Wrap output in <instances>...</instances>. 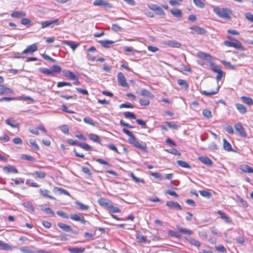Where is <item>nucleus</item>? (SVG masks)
<instances>
[{
	"label": "nucleus",
	"instance_id": "obj_1",
	"mask_svg": "<svg viewBox=\"0 0 253 253\" xmlns=\"http://www.w3.org/2000/svg\"><path fill=\"white\" fill-rule=\"evenodd\" d=\"M212 8L213 12L218 17L227 20L231 19L232 11L230 9L217 6H212Z\"/></svg>",
	"mask_w": 253,
	"mask_h": 253
},
{
	"label": "nucleus",
	"instance_id": "obj_2",
	"mask_svg": "<svg viewBox=\"0 0 253 253\" xmlns=\"http://www.w3.org/2000/svg\"><path fill=\"white\" fill-rule=\"evenodd\" d=\"M197 56L199 58L203 60H205L210 63V67L212 72L215 73L217 72L219 70L221 69L217 65H216L213 62L211 56L209 54L206 53L202 51H199L197 53Z\"/></svg>",
	"mask_w": 253,
	"mask_h": 253
},
{
	"label": "nucleus",
	"instance_id": "obj_3",
	"mask_svg": "<svg viewBox=\"0 0 253 253\" xmlns=\"http://www.w3.org/2000/svg\"><path fill=\"white\" fill-rule=\"evenodd\" d=\"M228 38L230 41H224V45L226 46L232 47H242L241 43L239 41L230 37H228Z\"/></svg>",
	"mask_w": 253,
	"mask_h": 253
},
{
	"label": "nucleus",
	"instance_id": "obj_4",
	"mask_svg": "<svg viewBox=\"0 0 253 253\" xmlns=\"http://www.w3.org/2000/svg\"><path fill=\"white\" fill-rule=\"evenodd\" d=\"M129 142L130 143L134 145L135 147L141 150H144L146 148V143L142 141L136 139L135 138V136L133 138H131Z\"/></svg>",
	"mask_w": 253,
	"mask_h": 253
},
{
	"label": "nucleus",
	"instance_id": "obj_5",
	"mask_svg": "<svg viewBox=\"0 0 253 253\" xmlns=\"http://www.w3.org/2000/svg\"><path fill=\"white\" fill-rule=\"evenodd\" d=\"M234 128L241 136L244 137H247V135L246 131L240 123L235 124Z\"/></svg>",
	"mask_w": 253,
	"mask_h": 253
},
{
	"label": "nucleus",
	"instance_id": "obj_6",
	"mask_svg": "<svg viewBox=\"0 0 253 253\" xmlns=\"http://www.w3.org/2000/svg\"><path fill=\"white\" fill-rule=\"evenodd\" d=\"M117 79L120 85L123 87H128L126 78L122 73L120 72L118 74Z\"/></svg>",
	"mask_w": 253,
	"mask_h": 253
},
{
	"label": "nucleus",
	"instance_id": "obj_7",
	"mask_svg": "<svg viewBox=\"0 0 253 253\" xmlns=\"http://www.w3.org/2000/svg\"><path fill=\"white\" fill-rule=\"evenodd\" d=\"M166 205L170 210H182L181 206L177 202H175L173 201H167L166 202Z\"/></svg>",
	"mask_w": 253,
	"mask_h": 253
},
{
	"label": "nucleus",
	"instance_id": "obj_8",
	"mask_svg": "<svg viewBox=\"0 0 253 253\" xmlns=\"http://www.w3.org/2000/svg\"><path fill=\"white\" fill-rule=\"evenodd\" d=\"M98 203L102 207L107 208L109 209V207L111 206L112 204V202L109 200L108 199L101 198L98 199Z\"/></svg>",
	"mask_w": 253,
	"mask_h": 253
},
{
	"label": "nucleus",
	"instance_id": "obj_9",
	"mask_svg": "<svg viewBox=\"0 0 253 253\" xmlns=\"http://www.w3.org/2000/svg\"><path fill=\"white\" fill-rule=\"evenodd\" d=\"M52 24L58 25L59 24V20L58 19H56L54 20H48L44 21L42 23V28H44L50 26Z\"/></svg>",
	"mask_w": 253,
	"mask_h": 253
},
{
	"label": "nucleus",
	"instance_id": "obj_10",
	"mask_svg": "<svg viewBox=\"0 0 253 253\" xmlns=\"http://www.w3.org/2000/svg\"><path fill=\"white\" fill-rule=\"evenodd\" d=\"M33 176H34L36 178H43L45 177L46 173L44 171H35L32 173H30L29 174Z\"/></svg>",
	"mask_w": 253,
	"mask_h": 253
},
{
	"label": "nucleus",
	"instance_id": "obj_11",
	"mask_svg": "<svg viewBox=\"0 0 253 253\" xmlns=\"http://www.w3.org/2000/svg\"><path fill=\"white\" fill-rule=\"evenodd\" d=\"M70 218L75 221H79L83 224H85V220L83 216H81L77 214H72L70 215Z\"/></svg>",
	"mask_w": 253,
	"mask_h": 253
},
{
	"label": "nucleus",
	"instance_id": "obj_12",
	"mask_svg": "<svg viewBox=\"0 0 253 253\" xmlns=\"http://www.w3.org/2000/svg\"><path fill=\"white\" fill-rule=\"evenodd\" d=\"M217 213L220 215L221 218L224 220L226 223H231L232 222L230 218L225 214V213L220 210H218L217 211Z\"/></svg>",
	"mask_w": 253,
	"mask_h": 253
},
{
	"label": "nucleus",
	"instance_id": "obj_13",
	"mask_svg": "<svg viewBox=\"0 0 253 253\" xmlns=\"http://www.w3.org/2000/svg\"><path fill=\"white\" fill-rule=\"evenodd\" d=\"M3 170L6 173L10 172L17 173L18 172L17 169L11 166L4 167L3 168Z\"/></svg>",
	"mask_w": 253,
	"mask_h": 253
},
{
	"label": "nucleus",
	"instance_id": "obj_14",
	"mask_svg": "<svg viewBox=\"0 0 253 253\" xmlns=\"http://www.w3.org/2000/svg\"><path fill=\"white\" fill-rule=\"evenodd\" d=\"M63 75L68 78L71 80L77 79V76H76L73 72L69 71V70H64L63 71Z\"/></svg>",
	"mask_w": 253,
	"mask_h": 253
},
{
	"label": "nucleus",
	"instance_id": "obj_15",
	"mask_svg": "<svg viewBox=\"0 0 253 253\" xmlns=\"http://www.w3.org/2000/svg\"><path fill=\"white\" fill-rule=\"evenodd\" d=\"M6 93H13V90L3 85L0 84V95Z\"/></svg>",
	"mask_w": 253,
	"mask_h": 253
},
{
	"label": "nucleus",
	"instance_id": "obj_16",
	"mask_svg": "<svg viewBox=\"0 0 253 253\" xmlns=\"http://www.w3.org/2000/svg\"><path fill=\"white\" fill-rule=\"evenodd\" d=\"M199 160L203 164L208 166H211L212 162L211 160L207 157H201L199 158Z\"/></svg>",
	"mask_w": 253,
	"mask_h": 253
},
{
	"label": "nucleus",
	"instance_id": "obj_17",
	"mask_svg": "<svg viewBox=\"0 0 253 253\" xmlns=\"http://www.w3.org/2000/svg\"><path fill=\"white\" fill-rule=\"evenodd\" d=\"M176 227L179 232L183 233L184 234L191 235H192L194 233L192 230H191L188 229L182 228L179 226H177Z\"/></svg>",
	"mask_w": 253,
	"mask_h": 253
},
{
	"label": "nucleus",
	"instance_id": "obj_18",
	"mask_svg": "<svg viewBox=\"0 0 253 253\" xmlns=\"http://www.w3.org/2000/svg\"><path fill=\"white\" fill-rule=\"evenodd\" d=\"M26 16L25 12L23 11H15L11 14V16L13 18H20Z\"/></svg>",
	"mask_w": 253,
	"mask_h": 253
},
{
	"label": "nucleus",
	"instance_id": "obj_19",
	"mask_svg": "<svg viewBox=\"0 0 253 253\" xmlns=\"http://www.w3.org/2000/svg\"><path fill=\"white\" fill-rule=\"evenodd\" d=\"M58 226L65 232H72L73 231L72 228L66 224L63 223H58Z\"/></svg>",
	"mask_w": 253,
	"mask_h": 253
},
{
	"label": "nucleus",
	"instance_id": "obj_20",
	"mask_svg": "<svg viewBox=\"0 0 253 253\" xmlns=\"http://www.w3.org/2000/svg\"><path fill=\"white\" fill-rule=\"evenodd\" d=\"M88 138L94 142L100 143L101 141L99 136L94 133H89L88 134Z\"/></svg>",
	"mask_w": 253,
	"mask_h": 253
},
{
	"label": "nucleus",
	"instance_id": "obj_21",
	"mask_svg": "<svg viewBox=\"0 0 253 253\" xmlns=\"http://www.w3.org/2000/svg\"><path fill=\"white\" fill-rule=\"evenodd\" d=\"M165 45L166 46H170L171 47H179L181 44L175 41H168L165 42Z\"/></svg>",
	"mask_w": 253,
	"mask_h": 253
},
{
	"label": "nucleus",
	"instance_id": "obj_22",
	"mask_svg": "<svg viewBox=\"0 0 253 253\" xmlns=\"http://www.w3.org/2000/svg\"><path fill=\"white\" fill-rule=\"evenodd\" d=\"M68 251L70 253H83L85 249L84 248H70Z\"/></svg>",
	"mask_w": 253,
	"mask_h": 253
},
{
	"label": "nucleus",
	"instance_id": "obj_23",
	"mask_svg": "<svg viewBox=\"0 0 253 253\" xmlns=\"http://www.w3.org/2000/svg\"><path fill=\"white\" fill-rule=\"evenodd\" d=\"M39 192L40 193L41 195L44 196V197H48L51 199H54V197H52V196H50L49 195V193H50V192L47 190V189H39Z\"/></svg>",
	"mask_w": 253,
	"mask_h": 253
},
{
	"label": "nucleus",
	"instance_id": "obj_24",
	"mask_svg": "<svg viewBox=\"0 0 253 253\" xmlns=\"http://www.w3.org/2000/svg\"><path fill=\"white\" fill-rule=\"evenodd\" d=\"M241 170L244 172L253 173V169L247 165H242L240 168Z\"/></svg>",
	"mask_w": 253,
	"mask_h": 253
},
{
	"label": "nucleus",
	"instance_id": "obj_25",
	"mask_svg": "<svg viewBox=\"0 0 253 253\" xmlns=\"http://www.w3.org/2000/svg\"><path fill=\"white\" fill-rule=\"evenodd\" d=\"M171 13L173 16L176 18L181 17L182 13L181 11L177 8H173L171 10Z\"/></svg>",
	"mask_w": 253,
	"mask_h": 253
},
{
	"label": "nucleus",
	"instance_id": "obj_26",
	"mask_svg": "<svg viewBox=\"0 0 253 253\" xmlns=\"http://www.w3.org/2000/svg\"><path fill=\"white\" fill-rule=\"evenodd\" d=\"M235 106L237 109L241 114H245L247 112V108L243 104L236 103Z\"/></svg>",
	"mask_w": 253,
	"mask_h": 253
},
{
	"label": "nucleus",
	"instance_id": "obj_27",
	"mask_svg": "<svg viewBox=\"0 0 253 253\" xmlns=\"http://www.w3.org/2000/svg\"><path fill=\"white\" fill-rule=\"evenodd\" d=\"M62 44L63 45H68L72 48L77 47L79 45L78 43L74 42L72 41H62Z\"/></svg>",
	"mask_w": 253,
	"mask_h": 253
},
{
	"label": "nucleus",
	"instance_id": "obj_28",
	"mask_svg": "<svg viewBox=\"0 0 253 253\" xmlns=\"http://www.w3.org/2000/svg\"><path fill=\"white\" fill-rule=\"evenodd\" d=\"M141 94L144 97H147L149 98H153V94L148 90L146 89H143L141 90Z\"/></svg>",
	"mask_w": 253,
	"mask_h": 253
},
{
	"label": "nucleus",
	"instance_id": "obj_29",
	"mask_svg": "<svg viewBox=\"0 0 253 253\" xmlns=\"http://www.w3.org/2000/svg\"><path fill=\"white\" fill-rule=\"evenodd\" d=\"M191 29L193 32L200 35L205 34L206 32V30L204 29L199 27L196 26L194 27H192Z\"/></svg>",
	"mask_w": 253,
	"mask_h": 253
},
{
	"label": "nucleus",
	"instance_id": "obj_30",
	"mask_svg": "<svg viewBox=\"0 0 253 253\" xmlns=\"http://www.w3.org/2000/svg\"><path fill=\"white\" fill-rule=\"evenodd\" d=\"M241 99L245 103L248 105L249 106H251L253 104V100L252 98L249 97L243 96L241 97Z\"/></svg>",
	"mask_w": 253,
	"mask_h": 253
},
{
	"label": "nucleus",
	"instance_id": "obj_31",
	"mask_svg": "<svg viewBox=\"0 0 253 253\" xmlns=\"http://www.w3.org/2000/svg\"><path fill=\"white\" fill-rule=\"evenodd\" d=\"M223 141L224 149L227 151H232V148L231 144L225 138L223 139Z\"/></svg>",
	"mask_w": 253,
	"mask_h": 253
},
{
	"label": "nucleus",
	"instance_id": "obj_32",
	"mask_svg": "<svg viewBox=\"0 0 253 253\" xmlns=\"http://www.w3.org/2000/svg\"><path fill=\"white\" fill-rule=\"evenodd\" d=\"M0 249L3 250H11L12 249L10 246L0 240Z\"/></svg>",
	"mask_w": 253,
	"mask_h": 253
},
{
	"label": "nucleus",
	"instance_id": "obj_33",
	"mask_svg": "<svg viewBox=\"0 0 253 253\" xmlns=\"http://www.w3.org/2000/svg\"><path fill=\"white\" fill-rule=\"evenodd\" d=\"M150 98L147 97L141 98L139 100V103L142 106H148L150 103Z\"/></svg>",
	"mask_w": 253,
	"mask_h": 253
},
{
	"label": "nucleus",
	"instance_id": "obj_34",
	"mask_svg": "<svg viewBox=\"0 0 253 253\" xmlns=\"http://www.w3.org/2000/svg\"><path fill=\"white\" fill-rule=\"evenodd\" d=\"M177 164H178V166H179L180 167H181L182 168H187L188 169H190L191 168V167L190 166V165H189L187 162L183 161H181V160L177 161Z\"/></svg>",
	"mask_w": 253,
	"mask_h": 253
},
{
	"label": "nucleus",
	"instance_id": "obj_35",
	"mask_svg": "<svg viewBox=\"0 0 253 253\" xmlns=\"http://www.w3.org/2000/svg\"><path fill=\"white\" fill-rule=\"evenodd\" d=\"M5 122L7 125L11 126L13 128H16L18 127V124L13 120H11L10 119H6Z\"/></svg>",
	"mask_w": 253,
	"mask_h": 253
},
{
	"label": "nucleus",
	"instance_id": "obj_36",
	"mask_svg": "<svg viewBox=\"0 0 253 253\" xmlns=\"http://www.w3.org/2000/svg\"><path fill=\"white\" fill-rule=\"evenodd\" d=\"M50 70L52 76H54L55 73H59L61 71V68L59 66L53 65L50 68Z\"/></svg>",
	"mask_w": 253,
	"mask_h": 253
},
{
	"label": "nucleus",
	"instance_id": "obj_37",
	"mask_svg": "<svg viewBox=\"0 0 253 253\" xmlns=\"http://www.w3.org/2000/svg\"><path fill=\"white\" fill-rule=\"evenodd\" d=\"M202 114L207 119H210L212 117L211 112L207 109H205L203 110Z\"/></svg>",
	"mask_w": 253,
	"mask_h": 253
},
{
	"label": "nucleus",
	"instance_id": "obj_38",
	"mask_svg": "<svg viewBox=\"0 0 253 253\" xmlns=\"http://www.w3.org/2000/svg\"><path fill=\"white\" fill-rule=\"evenodd\" d=\"M218 90H219V86H218L216 88V89H215V90H214V91H207L204 90L202 92V93L206 96H211V95L216 94L218 92Z\"/></svg>",
	"mask_w": 253,
	"mask_h": 253
},
{
	"label": "nucleus",
	"instance_id": "obj_39",
	"mask_svg": "<svg viewBox=\"0 0 253 253\" xmlns=\"http://www.w3.org/2000/svg\"><path fill=\"white\" fill-rule=\"evenodd\" d=\"M96 48H88L87 50V58L89 60L93 62L95 60V57L89 55V52H94L95 51Z\"/></svg>",
	"mask_w": 253,
	"mask_h": 253
},
{
	"label": "nucleus",
	"instance_id": "obj_40",
	"mask_svg": "<svg viewBox=\"0 0 253 253\" xmlns=\"http://www.w3.org/2000/svg\"><path fill=\"white\" fill-rule=\"evenodd\" d=\"M109 4V3L107 2H105L102 0H95L93 1V5L100 6L103 5L104 6H106Z\"/></svg>",
	"mask_w": 253,
	"mask_h": 253
},
{
	"label": "nucleus",
	"instance_id": "obj_41",
	"mask_svg": "<svg viewBox=\"0 0 253 253\" xmlns=\"http://www.w3.org/2000/svg\"><path fill=\"white\" fill-rule=\"evenodd\" d=\"M21 252L24 253H37V251H33L28 249L27 247H23L19 248Z\"/></svg>",
	"mask_w": 253,
	"mask_h": 253
},
{
	"label": "nucleus",
	"instance_id": "obj_42",
	"mask_svg": "<svg viewBox=\"0 0 253 253\" xmlns=\"http://www.w3.org/2000/svg\"><path fill=\"white\" fill-rule=\"evenodd\" d=\"M39 70L42 73L49 75V76H52V73L51 72L50 68L47 69L45 68H41L39 69Z\"/></svg>",
	"mask_w": 253,
	"mask_h": 253
},
{
	"label": "nucleus",
	"instance_id": "obj_43",
	"mask_svg": "<svg viewBox=\"0 0 253 253\" xmlns=\"http://www.w3.org/2000/svg\"><path fill=\"white\" fill-rule=\"evenodd\" d=\"M187 240L191 244L197 247H199L201 246V243L198 241L194 239V238H189Z\"/></svg>",
	"mask_w": 253,
	"mask_h": 253
},
{
	"label": "nucleus",
	"instance_id": "obj_44",
	"mask_svg": "<svg viewBox=\"0 0 253 253\" xmlns=\"http://www.w3.org/2000/svg\"><path fill=\"white\" fill-rule=\"evenodd\" d=\"M124 116L126 118L136 119V116L134 114L130 112H126L123 113Z\"/></svg>",
	"mask_w": 253,
	"mask_h": 253
},
{
	"label": "nucleus",
	"instance_id": "obj_45",
	"mask_svg": "<svg viewBox=\"0 0 253 253\" xmlns=\"http://www.w3.org/2000/svg\"><path fill=\"white\" fill-rule=\"evenodd\" d=\"M199 192L202 196L208 199H210L211 196V193L207 191H199Z\"/></svg>",
	"mask_w": 253,
	"mask_h": 253
},
{
	"label": "nucleus",
	"instance_id": "obj_46",
	"mask_svg": "<svg viewBox=\"0 0 253 253\" xmlns=\"http://www.w3.org/2000/svg\"><path fill=\"white\" fill-rule=\"evenodd\" d=\"M37 49V48H25L21 54H33Z\"/></svg>",
	"mask_w": 253,
	"mask_h": 253
},
{
	"label": "nucleus",
	"instance_id": "obj_47",
	"mask_svg": "<svg viewBox=\"0 0 253 253\" xmlns=\"http://www.w3.org/2000/svg\"><path fill=\"white\" fill-rule=\"evenodd\" d=\"M84 122L87 124L91 125L92 126H95V123L94 122L92 119L89 117H85L84 118Z\"/></svg>",
	"mask_w": 253,
	"mask_h": 253
},
{
	"label": "nucleus",
	"instance_id": "obj_48",
	"mask_svg": "<svg viewBox=\"0 0 253 253\" xmlns=\"http://www.w3.org/2000/svg\"><path fill=\"white\" fill-rule=\"evenodd\" d=\"M99 42H100L102 46L104 47H108L107 46V44H111L114 43V42L111 40H102L99 41Z\"/></svg>",
	"mask_w": 253,
	"mask_h": 253
},
{
	"label": "nucleus",
	"instance_id": "obj_49",
	"mask_svg": "<svg viewBox=\"0 0 253 253\" xmlns=\"http://www.w3.org/2000/svg\"><path fill=\"white\" fill-rule=\"evenodd\" d=\"M109 212L112 213H117L120 212L121 210L118 208L114 207L112 204L111 205V206L109 208Z\"/></svg>",
	"mask_w": 253,
	"mask_h": 253
},
{
	"label": "nucleus",
	"instance_id": "obj_50",
	"mask_svg": "<svg viewBox=\"0 0 253 253\" xmlns=\"http://www.w3.org/2000/svg\"><path fill=\"white\" fill-rule=\"evenodd\" d=\"M24 206L27 208L29 211H34V208L32 204L29 202H26L23 203Z\"/></svg>",
	"mask_w": 253,
	"mask_h": 253
},
{
	"label": "nucleus",
	"instance_id": "obj_51",
	"mask_svg": "<svg viewBox=\"0 0 253 253\" xmlns=\"http://www.w3.org/2000/svg\"><path fill=\"white\" fill-rule=\"evenodd\" d=\"M79 147L86 151H90L92 149L91 147L89 145L84 143H80Z\"/></svg>",
	"mask_w": 253,
	"mask_h": 253
},
{
	"label": "nucleus",
	"instance_id": "obj_52",
	"mask_svg": "<svg viewBox=\"0 0 253 253\" xmlns=\"http://www.w3.org/2000/svg\"><path fill=\"white\" fill-rule=\"evenodd\" d=\"M177 83L184 88H187L188 87V85L185 80L179 79L177 81Z\"/></svg>",
	"mask_w": 253,
	"mask_h": 253
},
{
	"label": "nucleus",
	"instance_id": "obj_53",
	"mask_svg": "<svg viewBox=\"0 0 253 253\" xmlns=\"http://www.w3.org/2000/svg\"><path fill=\"white\" fill-rule=\"evenodd\" d=\"M216 73L217 74V76L216 77V80L217 81H219L221 80V78H222V77L224 75V73L223 72V71L221 69L219 70Z\"/></svg>",
	"mask_w": 253,
	"mask_h": 253
},
{
	"label": "nucleus",
	"instance_id": "obj_54",
	"mask_svg": "<svg viewBox=\"0 0 253 253\" xmlns=\"http://www.w3.org/2000/svg\"><path fill=\"white\" fill-rule=\"evenodd\" d=\"M42 210L47 214L50 215L51 216H53L54 215V212L49 208H42Z\"/></svg>",
	"mask_w": 253,
	"mask_h": 253
},
{
	"label": "nucleus",
	"instance_id": "obj_55",
	"mask_svg": "<svg viewBox=\"0 0 253 253\" xmlns=\"http://www.w3.org/2000/svg\"><path fill=\"white\" fill-rule=\"evenodd\" d=\"M194 4L200 8H203L205 6L204 3L201 0H193Z\"/></svg>",
	"mask_w": 253,
	"mask_h": 253
},
{
	"label": "nucleus",
	"instance_id": "obj_56",
	"mask_svg": "<svg viewBox=\"0 0 253 253\" xmlns=\"http://www.w3.org/2000/svg\"><path fill=\"white\" fill-rule=\"evenodd\" d=\"M122 131H123V132H124L125 134L127 135L129 137L128 139L129 141H130L131 138H133L134 137V135L132 134V133L126 128H123Z\"/></svg>",
	"mask_w": 253,
	"mask_h": 253
},
{
	"label": "nucleus",
	"instance_id": "obj_57",
	"mask_svg": "<svg viewBox=\"0 0 253 253\" xmlns=\"http://www.w3.org/2000/svg\"><path fill=\"white\" fill-rule=\"evenodd\" d=\"M125 52L128 55H134L137 51L134 48H125Z\"/></svg>",
	"mask_w": 253,
	"mask_h": 253
},
{
	"label": "nucleus",
	"instance_id": "obj_58",
	"mask_svg": "<svg viewBox=\"0 0 253 253\" xmlns=\"http://www.w3.org/2000/svg\"><path fill=\"white\" fill-rule=\"evenodd\" d=\"M131 177L132 179L136 183H144V181L143 179H140L137 177L133 173L131 174Z\"/></svg>",
	"mask_w": 253,
	"mask_h": 253
},
{
	"label": "nucleus",
	"instance_id": "obj_59",
	"mask_svg": "<svg viewBox=\"0 0 253 253\" xmlns=\"http://www.w3.org/2000/svg\"><path fill=\"white\" fill-rule=\"evenodd\" d=\"M215 248L218 252L223 253H225L226 252V250L223 245L216 246H215Z\"/></svg>",
	"mask_w": 253,
	"mask_h": 253
},
{
	"label": "nucleus",
	"instance_id": "obj_60",
	"mask_svg": "<svg viewBox=\"0 0 253 253\" xmlns=\"http://www.w3.org/2000/svg\"><path fill=\"white\" fill-rule=\"evenodd\" d=\"M30 143L36 150H38L40 149V148L35 139H30Z\"/></svg>",
	"mask_w": 253,
	"mask_h": 253
},
{
	"label": "nucleus",
	"instance_id": "obj_61",
	"mask_svg": "<svg viewBox=\"0 0 253 253\" xmlns=\"http://www.w3.org/2000/svg\"><path fill=\"white\" fill-rule=\"evenodd\" d=\"M56 213L60 216L65 218H68V215L62 211H58L56 212Z\"/></svg>",
	"mask_w": 253,
	"mask_h": 253
},
{
	"label": "nucleus",
	"instance_id": "obj_62",
	"mask_svg": "<svg viewBox=\"0 0 253 253\" xmlns=\"http://www.w3.org/2000/svg\"><path fill=\"white\" fill-rule=\"evenodd\" d=\"M60 129L65 134H69V128L67 125H64L60 126Z\"/></svg>",
	"mask_w": 253,
	"mask_h": 253
},
{
	"label": "nucleus",
	"instance_id": "obj_63",
	"mask_svg": "<svg viewBox=\"0 0 253 253\" xmlns=\"http://www.w3.org/2000/svg\"><path fill=\"white\" fill-rule=\"evenodd\" d=\"M76 204L79 206L80 209L84 211L88 209V207L87 206H86L81 203H80L79 202H77Z\"/></svg>",
	"mask_w": 253,
	"mask_h": 253
},
{
	"label": "nucleus",
	"instance_id": "obj_64",
	"mask_svg": "<svg viewBox=\"0 0 253 253\" xmlns=\"http://www.w3.org/2000/svg\"><path fill=\"white\" fill-rule=\"evenodd\" d=\"M245 17L249 21L253 23V14L250 12H248L245 14Z\"/></svg>",
	"mask_w": 253,
	"mask_h": 253
}]
</instances>
